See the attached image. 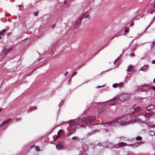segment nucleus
Here are the masks:
<instances>
[{
	"mask_svg": "<svg viewBox=\"0 0 155 155\" xmlns=\"http://www.w3.org/2000/svg\"><path fill=\"white\" fill-rule=\"evenodd\" d=\"M153 82L154 83H155V78H154V80H153Z\"/></svg>",
	"mask_w": 155,
	"mask_h": 155,
	"instance_id": "nucleus-43",
	"label": "nucleus"
},
{
	"mask_svg": "<svg viewBox=\"0 0 155 155\" xmlns=\"http://www.w3.org/2000/svg\"><path fill=\"white\" fill-rule=\"evenodd\" d=\"M34 14L35 16H38V12H36L34 13Z\"/></svg>",
	"mask_w": 155,
	"mask_h": 155,
	"instance_id": "nucleus-26",
	"label": "nucleus"
},
{
	"mask_svg": "<svg viewBox=\"0 0 155 155\" xmlns=\"http://www.w3.org/2000/svg\"><path fill=\"white\" fill-rule=\"evenodd\" d=\"M80 155H87V154H85V153H82V154H81Z\"/></svg>",
	"mask_w": 155,
	"mask_h": 155,
	"instance_id": "nucleus-41",
	"label": "nucleus"
},
{
	"mask_svg": "<svg viewBox=\"0 0 155 155\" xmlns=\"http://www.w3.org/2000/svg\"><path fill=\"white\" fill-rule=\"evenodd\" d=\"M152 63L153 64H155V60H153L152 61Z\"/></svg>",
	"mask_w": 155,
	"mask_h": 155,
	"instance_id": "nucleus-36",
	"label": "nucleus"
},
{
	"mask_svg": "<svg viewBox=\"0 0 155 155\" xmlns=\"http://www.w3.org/2000/svg\"><path fill=\"white\" fill-rule=\"evenodd\" d=\"M78 137H73L72 138V139L74 140H76L78 139Z\"/></svg>",
	"mask_w": 155,
	"mask_h": 155,
	"instance_id": "nucleus-23",
	"label": "nucleus"
},
{
	"mask_svg": "<svg viewBox=\"0 0 155 155\" xmlns=\"http://www.w3.org/2000/svg\"><path fill=\"white\" fill-rule=\"evenodd\" d=\"M148 66V65H144L143 67V71H144L147 68Z\"/></svg>",
	"mask_w": 155,
	"mask_h": 155,
	"instance_id": "nucleus-20",
	"label": "nucleus"
},
{
	"mask_svg": "<svg viewBox=\"0 0 155 155\" xmlns=\"http://www.w3.org/2000/svg\"><path fill=\"white\" fill-rule=\"evenodd\" d=\"M82 20V18H79V19H78V20L76 21V22L74 25V27H78V26H79V25L81 23Z\"/></svg>",
	"mask_w": 155,
	"mask_h": 155,
	"instance_id": "nucleus-4",
	"label": "nucleus"
},
{
	"mask_svg": "<svg viewBox=\"0 0 155 155\" xmlns=\"http://www.w3.org/2000/svg\"><path fill=\"white\" fill-rule=\"evenodd\" d=\"M104 107H102L99 110V113H101L103 110L104 109Z\"/></svg>",
	"mask_w": 155,
	"mask_h": 155,
	"instance_id": "nucleus-18",
	"label": "nucleus"
},
{
	"mask_svg": "<svg viewBox=\"0 0 155 155\" xmlns=\"http://www.w3.org/2000/svg\"><path fill=\"white\" fill-rule=\"evenodd\" d=\"M134 67L133 66L130 65L128 66L127 69V71L128 72H129L131 71H132L134 68Z\"/></svg>",
	"mask_w": 155,
	"mask_h": 155,
	"instance_id": "nucleus-9",
	"label": "nucleus"
},
{
	"mask_svg": "<svg viewBox=\"0 0 155 155\" xmlns=\"http://www.w3.org/2000/svg\"><path fill=\"white\" fill-rule=\"evenodd\" d=\"M84 126V125H81V127H83Z\"/></svg>",
	"mask_w": 155,
	"mask_h": 155,
	"instance_id": "nucleus-44",
	"label": "nucleus"
},
{
	"mask_svg": "<svg viewBox=\"0 0 155 155\" xmlns=\"http://www.w3.org/2000/svg\"><path fill=\"white\" fill-rule=\"evenodd\" d=\"M130 95L129 94H121L118 97V100L121 101H124L128 100L130 97Z\"/></svg>",
	"mask_w": 155,
	"mask_h": 155,
	"instance_id": "nucleus-1",
	"label": "nucleus"
},
{
	"mask_svg": "<svg viewBox=\"0 0 155 155\" xmlns=\"http://www.w3.org/2000/svg\"><path fill=\"white\" fill-rule=\"evenodd\" d=\"M152 44L153 45H155V41H154L152 43Z\"/></svg>",
	"mask_w": 155,
	"mask_h": 155,
	"instance_id": "nucleus-40",
	"label": "nucleus"
},
{
	"mask_svg": "<svg viewBox=\"0 0 155 155\" xmlns=\"http://www.w3.org/2000/svg\"><path fill=\"white\" fill-rule=\"evenodd\" d=\"M127 144L126 143H124V142H121L119 144V146L120 147H122L124 146H125L127 145Z\"/></svg>",
	"mask_w": 155,
	"mask_h": 155,
	"instance_id": "nucleus-10",
	"label": "nucleus"
},
{
	"mask_svg": "<svg viewBox=\"0 0 155 155\" xmlns=\"http://www.w3.org/2000/svg\"><path fill=\"white\" fill-rule=\"evenodd\" d=\"M72 134V133H71V132H68L67 135L68 136H70V135H71Z\"/></svg>",
	"mask_w": 155,
	"mask_h": 155,
	"instance_id": "nucleus-28",
	"label": "nucleus"
},
{
	"mask_svg": "<svg viewBox=\"0 0 155 155\" xmlns=\"http://www.w3.org/2000/svg\"><path fill=\"white\" fill-rule=\"evenodd\" d=\"M2 38V37L0 36V39Z\"/></svg>",
	"mask_w": 155,
	"mask_h": 155,
	"instance_id": "nucleus-49",
	"label": "nucleus"
},
{
	"mask_svg": "<svg viewBox=\"0 0 155 155\" xmlns=\"http://www.w3.org/2000/svg\"><path fill=\"white\" fill-rule=\"evenodd\" d=\"M102 87V86H98V88H100V87Z\"/></svg>",
	"mask_w": 155,
	"mask_h": 155,
	"instance_id": "nucleus-45",
	"label": "nucleus"
},
{
	"mask_svg": "<svg viewBox=\"0 0 155 155\" xmlns=\"http://www.w3.org/2000/svg\"><path fill=\"white\" fill-rule=\"evenodd\" d=\"M2 109H0V112L2 111Z\"/></svg>",
	"mask_w": 155,
	"mask_h": 155,
	"instance_id": "nucleus-48",
	"label": "nucleus"
},
{
	"mask_svg": "<svg viewBox=\"0 0 155 155\" xmlns=\"http://www.w3.org/2000/svg\"><path fill=\"white\" fill-rule=\"evenodd\" d=\"M37 107H35V109H36Z\"/></svg>",
	"mask_w": 155,
	"mask_h": 155,
	"instance_id": "nucleus-50",
	"label": "nucleus"
},
{
	"mask_svg": "<svg viewBox=\"0 0 155 155\" xmlns=\"http://www.w3.org/2000/svg\"><path fill=\"white\" fill-rule=\"evenodd\" d=\"M56 147L58 150H60L62 149L63 146L61 144L58 143L56 146Z\"/></svg>",
	"mask_w": 155,
	"mask_h": 155,
	"instance_id": "nucleus-8",
	"label": "nucleus"
},
{
	"mask_svg": "<svg viewBox=\"0 0 155 155\" xmlns=\"http://www.w3.org/2000/svg\"><path fill=\"white\" fill-rule=\"evenodd\" d=\"M85 14H83L82 16H81V17H80V18H82V19H83V18H84V17L85 16Z\"/></svg>",
	"mask_w": 155,
	"mask_h": 155,
	"instance_id": "nucleus-30",
	"label": "nucleus"
},
{
	"mask_svg": "<svg viewBox=\"0 0 155 155\" xmlns=\"http://www.w3.org/2000/svg\"><path fill=\"white\" fill-rule=\"evenodd\" d=\"M77 73V72H76L75 71L73 73V77L74 76V75H76Z\"/></svg>",
	"mask_w": 155,
	"mask_h": 155,
	"instance_id": "nucleus-29",
	"label": "nucleus"
},
{
	"mask_svg": "<svg viewBox=\"0 0 155 155\" xmlns=\"http://www.w3.org/2000/svg\"><path fill=\"white\" fill-rule=\"evenodd\" d=\"M11 34H12L11 32H9V33H8L7 34V35L8 36V37L9 36H10V35Z\"/></svg>",
	"mask_w": 155,
	"mask_h": 155,
	"instance_id": "nucleus-32",
	"label": "nucleus"
},
{
	"mask_svg": "<svg viewBox=\"0 0 155 155\" xmlns=\"http://www.w3.org/2000/svg\"><path fill=\"white\" fill-rule=\"evenodd\" d=\"M118 84H114L113 85V87L114 88H116L118 87Z\"/></svg>",
	"mask_w": 155,
	"mask_h": 155,
	"instance_id": "nucleus-19",
	"label": "nucleus"
},
{
	"mask_svg": "<svg viewBox=\"0 0 155 155\" xmlns=\"http://www.w3.org/2000/svg\"><path fill=\"white\" fill-rule=\"evenodd\" d=\"M134 25V22H133L130 25V27H131L132 26H133V25Z\"/></svg>",
	"mask_w": 155,
	"mask_h": 155,
	"instance_id": "nucleus-34",
	"label": "nucleus"
},
{
	"mask_svg": "<svg viewBox=\"0 0 155 155\" xmlns=\"http://www.w3.org/2000/svg\"><path fill=\"white\" fill-rule=\"evenodd\" d=\"M118 87H119L120 88H122L124 86V84L123 82L120 83L119 84H118Z\"/></svg>",
	"mask_w": 155,
	"mask_h": 155,
	"instance_id": "nucleus-11",
	"label": "nucleus"
},
{
	"mask_svg": "<svg viewBox=\"0 0 155 155\" xmlns=\"http://www.w3.org/2000/svg\"><path fill=\"white\" fill-rule=\"evenodd\" d=\"M153 7L155 8V4H154L153 5Z\"/></svg>",
	"mask_w": 155,
	"mask_h": 155,
	"instance_id": "nucleus-46",
	"label": "nucleus"
},
{
	"mask_svg": "<svg viewBox=\"0 0 155 155\" xmlns=\"http://www.w3.org/2000/svg\"><path fill=\"white\" fill-rule=\"evenodd\" d=\"M76 130L75 129H73L72 130V132L71 133H72V134L73 133H75V132Z\"/></svg>",
	"mask_w": 155,
	"mask_h": 155,
	"instance_id": "nucleus-27",
	"label": "nucleus"
},
{
	"mask_svg": "<svg viewBox=\"0 0 155 155\" xmlns=\"http://www.w3.org/2000/svg\"><path fill=\"white\" fill-rule=\"evenodd\" d=\"M120 35H116L114 36L113 37L111 38L110 40L113 39L115 37H117L118 36H120Z\"/></svg>",
	"mask_w": 155,
	"mask_h": 155,
	"instance_id": "nucleus-24",
	"label": "nucleus"
},
{
	"mask_svg": "<svg viewBox=\"0 0 155 155\" xmlns=\"http://www.w3.org/2000/svg\"><path fill=\"white\" fill-rule=\"evenodd\" d=\"M149 87L146 85L141 86L139 87V89L140 91H146L149 90Z\"/></svg>",
	"mask_w": 155,
	"mask_h": 155,
	"instance_id": "nucleus-2",
	"label": "nucleus"
},
{
	"mask_svg": "<svg viewBox=\"0 0 155 155\" xmlns=\"http://www.w3.org/2000/svg\"><path fill=\"white\" fill-rule=\"evenodd\" d=\"M95 120V118L94 117H89L85 120V121L87 123H90L92 121Z\"/></svg>",
	"mask_w": 155,
	"mask_h": 155,
	"instance_id": "nucleus-3",
	"label": "nucleus"
},
{
	"mask_svg": "<svg viewBox=\"0 0 155 155\" xmlns=\"http://www.w3.org/2000/svg\"><path fill=\"white\" fill-rule=\"evenodd\" d=\"M147 109L148 110L153 109H154V106L153 105L150 104L147 107Z\"/></svg>",
	"mask_w": 155,
	"mask_h": 155,
	"instance_id": "nucleus-7",
	"label": "nucleus"
},
{
	"mask_svg": "<svg viewBox=\"0 0 155 155\" xmlns=\"http://www.w3.org/2000/svg\"><path fill=\"white\" fill-rule=\"evenodd\" d=\"M136 139L137 140H141L142 139V137L140 136H138L136 137Z\"/></svg>",
	"mask_w": 155,
	"mask_h": 155,
	"instance_id": "nucleus-16",
	"label": "nucleus"
},
{
	"mask_svg": "<svg viewBox=\"0 0 155 155\" xmlns=\"http://www.w3.org/2000/svg\"><path fill=\"white\" fill-rule=\"evenodd\" d=\"M129 124V122H122L121 123V124L120 125H124L128 124Z\"/></svg>",
	"mask_w": 155,
	"mask_h": 155,
	"instance_id": "nucleus-14",
	"label": "nucleus"
},
{
	"mask_svg": "<svg viewBox=\"0 0 155 155\" xmlns=\"http://www.w3.org/2000/svg\"><path fill=\"white\" fill-rule=\"evenodd\" d=\"M151 25V24H150L147 27V28H146V30H147V29L149 27L150 25Z\"/></svg>",
	"mask_w": 155,
	"mask_h": 155,
	"instance_id": "nucleus-42",
	"label": "nucleus"
},
{
	"mask_svg": "<svg viewBox=\"0 0 155 155\" xmlns=\"http://www.w3.org/2000/svg\"><path fill=\"white\" fill-rule=\"evenodd\" d=\"M63 130H60L58 132V135L57 136V137H58V135L60 134V132H62Z\"/></svg>",
	"mask_w": 155,
	"mask_h": 155,
	"instance_id": "nucleus-25",
	"label": "nucleus"
},
{
	"mask_svg": "<svg viewBox=\"0 0 155 155\" xmlns=\"http://www.w3.org/2000/svg\"><path fill=\"white\" fill-rule=\"evenodd\" d=\"M36 149L37 151H39L41 150L39 149V147L38 146H36Z\"/></svg>",
	"mask_w": 155,
	"mask_h": 155,
	"instance_id": "nucleus-22",
	"label": "nucleus"
},
{
	"mask_svg": "<svg viewBox=\"0 0 155 155\" xmlns=\"http://www.w3.org/2000/svg\"><path fill=\"white\" fill-rule=\"evenodd\" d=\"M152 115V114H149V113H146L145 115V117H150Z\"/></svg>",
	"mask_w": 155,
	"mask_h": 155,
	"instance_id": "nucleus-13",
	"label": "nucleus"
},
{
	"mask_svg": "<svg viewBox=\"0 0 155 155\" xmlns=\"http://www.w3.org/2000/svg\"><path fill=\"white\" fill-rule=\"evenodd\" d=\"M130 55L131 56V57H133V56H134L135 55L134 53H131L130 54Z\"/></svg>",
	"mask_w": 155,
	"mask_h": 155,
	"instance_id": "nucleus-33",
	"label": "nucleus"
},
{
	"mask_svg": "<svg viewBox=\"0 0 155 155\" xmlns=\"http://www.w3.org/2000/svg\"><path fill=\"white\" fill-rule=\"evenodd\" d=\"M150 127L151 128H154L155 127V125H151L150 126Z\"/></svg>",
	"mask_w": 155,
	"mask_h": 155,
	"instance_id": "nucleus-31",
	"label": "nucleus"
},
{
	"mask_svg": "<svg viewBox=\"0 0 155 155\" xmlns=\"http://www.w3.org/2000/svg\"><path fill=\"white\" fill-rule=\"evenodd\" d=\"M154 134L155 135V132L154 133Z\"/></svg>",
	"mask_w": 155,
	"mask_h": 155,
	"instance_id": "nucleus-51",
	"label": "nucleus"
},
{
	"mask_svg": "<svg viewBox=\"0 0 155 155\" xmlns=\"http://www.w3.org/2000/svg\"><path fill=\"white\" fill-rule=\"evenodd\" d=\"M89 15H87L86 17H85V18H88L89 19H90V18H89Z\"/></svg>",
	"mask_w": 155,
	"mask_h": 155,
	"instance_id": "nucleus-38",
	"label": "nucleus"
},
{
	"mask_svg": "<svg viewBox=\"0 0 155 155\" xmlns=\"http://www.w3.org/2000/svg\"><path fill=\"white\" fill-rule=\"evenodd\" d=\"M11 120V119H8V120H5V121H3L2 123V124L0 126L1 127H2V126H3L4 125H5L6 124L8 123Z\"/></svg>",
	"mask_w": 155,
	"mask_h": 155,
	"instance_id": "nucleus-6",
	"label": "nucleus"
},
{
	"mask_svg": "<svg viewBox=\"0 0 155 155\" xmlns=\"http://www.w3.org/2000/svg\"><path fill=\"white\" fill-rule=\"evenodd\" d=\"M120 120H121L120 119V118H119L118 119H116V120H113L110 121V122H108L107 123V124H112L114 123H116L117 122H120Z\"/></svg>",
	"mask_w": 155,
	"mask_h": 155,
	"instance_id": "nucleus-5",
	"label": "nucleus"
},
{
	"mask_svg": "<svg viewBox=\"0 0 155 155\" xmlns=\"http://www.w3.org/2000/svg\"><path fill=\"white\" fill-rule=\"evenodd\" d=\"M21 118H17L16 119V121L17 122H18L19 121H20L21 120Z\"/></svg>",
	"mask_w": 155,
	"mask_h": 155,
	"instance_id": "nucleus-21",
	"label": "nucleus"
},
{
	"mask_svg": "<svg viewBox=\"0 0 155 155\" xmlns=\"http://www.w3.org/2000/svg\"><path fill=\"white\" fill-rule=\"evenodd\" d=\"M134 110L135 112H137L141 111V110H140V107H138L134 109Z\"/></svg>",
	"mask_w": 155,
	"mask_h": 155,
	"instance_id": "nucleus-12",
	"label": "nucleus"
},
{
	"mask_svg": "<svg viewBox=\"0 0 155 155\" xmlns=\"http://www.w3.org/2000/svg\"><path fill=\"white\" fill-rule=\"evenodd\" d=\"M68 72L67 71V72H66V73L64 75L66 76H67V74H68Z\"/></svg>",
	"mask_w": 155,
	"mask_h": 155,
	"instance_id": "nucleus-37",
	"label": "nucleus"
},
{
	"mask_svg": "<svg viewBox=\"0 0 155 155\" xmlns=\"http://www.w3.org/2000/svg\"><path fill=\"white\" fill-rule=\"evenodd\" d=\"M140 70H143V68H142V69H140Z\"/></svg>",
	"mask_w": 155,
	"mask_h": 155,
	"instance_id": "nucleus-47",
	"label": "nucleus"
},
{
	"mask_svg": "<svg viewBox=\"0 0 155 155\" xmlns=\"http://www.w3.org/2000/svg\"><path fill=\"white\" fill-rule=\"evenodd\" d=\"M55 26V25H54L52 26V28H53Z\"/></svg>",
	"mask_w": 155,
	"mask_h": 155,
	"instance_id": "nucleus-39",
	"label": "nucleus"
},
{
	"mask_svg": "<svg viewBox=\"0 0 155 155\" xmlns=\"http://www.w3.org/2000/svg\"><path fill=\"white\" fill-rule=\"evenodd\" d=\"M6 31L5 29H3L2 31L0 32V35H2Z\"/></svg>",
	"mask_w": 155,
	"mask_h": 155,
	"instance_id": "nucleus-15",
	"label": "nucleus"
},
{
	"mask_svg": "<svg viewBox=\"0 0 155 155\" xmlns=\"http://www.w3.org/2000/svg\"><path fill=\"white\" fill-rule=\"evenodd\" d=\"M152 88L153 90L155 91V86L152 87Z\"/></svg>",
	"mask_w": 155,
	"mask_h": 155,
	"instance_id": "nucleus-35",
	"label": "nucleus"
},
{
	"mask_svg": "<svg viewBox=\"0 0 155 155\" xmlns=\"http://www.w3.org/2000/svg\"><path fill=\"white\" fill-rule=\"evenodd\" d=\"M129 30V28L128 27H126L125 28V31L126 32H128Z\"/></svg>",
	"mask_w": 155,
	"mask_h": 155,
	"instance_id": "nucleus-17",
	"label": "nucleus"
}]
</instances>
